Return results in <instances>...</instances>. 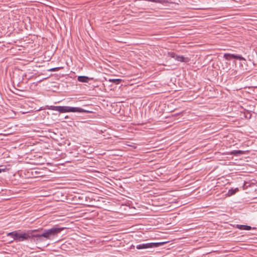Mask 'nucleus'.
<instances>
[{
    "instance_id": "obj_6",
    "label": "nucleus",
    "mask_w": 257,
    "mask_h": 257,
    "mask_svg": "<svg viewBox=\"0 0 257 257\" xmlns=\"http://www.w3.org/2000/svg\"><path fill=\"white\" fill-rule=\"evenodd\" d=\"M224 58L226 60H239L241 61H243V63L245 64L246 63V60L243 57H242L240 55L238 54H229L226 53L224 54Z\"/></svg>"
},
{
    "instance_id": "obj_7",
    "label": "nucleus",
    "mask_w": 257,
    "mask_h": 257,
    "mask_svg": "<svg viewBox=\"0 0 257 257\" xmlns=\"http://www.w3.org/2000/svg\"><path fill=\"white\" fill-rule=\"evenodd\" d=\"M170 56L174 58L175 60L178 61V62L187 63L189 62V58L188 57H185L183 56L177 55L175 53H169Z\"/></svg>"
},
{
    "instance_id": "obj_2",
    "label": "nucleus",
    "mask_w": 257,
    "mask_h": 257,
    "mask_svg": "<svg viewBox=\"0 0 257 257\" xmlns=\"http://www.w3.org/2000/svg\"><path fill=\"white\" fill-rule=\"evenodd\" d=\"M51 109L58 111L61 113L73 112H86L84 109L80 107H73L68 106H51Z\"/></svg>"
},
{
    "instance_id": "obj_9",
    "label": "nucleus",
    "mask_w": 257,
    "mask_h": 257,
    "mask_svg": "<svg viewBox=\"0 0 257 257\" xmlns=\"http://www.w3.org/2000/svg\"><path fill=\"white\" fill-rule=\"evenodd\" d=\"M243 154V151L240 150H234L231 152V154L235 156H239Z\"/></svg>"
},
{
    "instance_id": "obj_4",
    "label": "nucleus",
    "mask_w": 257,
    "mask_h": 257,
    "mask_svg": "<svg viewBox=\"0 0 257 257\" xmlns=\"http://www.w3.org/2000/svg\"><path fill=\"white\" fill-rule=\"evenodd\" d=\"M165 242H150V243H142L138 244L136 246V248L138 249H147L150 248H155L160 246L164 244Z\"/></svg>"
},
{
    "instance_id": "obj_3",
    "label": "nucleus",
    "mask_w": 257,
    "mask_h": 257,
    "mask_svg": "<svg viewBox=\"0 0 257 257\" xmlns=\"http://www.w3.org/2000/svg\"><path fill=\"white\" fill-rule=\"evenodd\" d=\"M63 229V228L53 227L50 229H44L43 232L42 233V236H43L44 237L47 239L52 240L57 236L58 234Z\"/></svg>"
},
{
    "instance_id": "obj_8",
    "label": "nucleus",
    "mask_w": 257,
    "mask_h": 257,
    "mask_svg": "<svg viewBox=\"0 0 257 257\" xmlns=\"http://www.w3.org/2000/svg\"><path fill=\"white\" fill-rule=\"evenodd\" d=\"M77 79L79 82H88L90 79L87 76H80L78 77Z\"/></svg>"
},
{
    "instance_id": "obj_14",
    "label": "nucleus",
    "mask_w": 257,
    "mask_h": 257,
    "mask_svg": "<svg viewBox=\"0 0 257 257\" xmlns=\"http://www.w3.org/2000/svg\"><path fill=\"white\" fill-rule=\"evenodd\" d=\"M251 229V227L248 225H245V230H249Z\"/></svg>"
},
{
    "instance_id": "obj_17",
    "label": "nucleus",
    "mask_w": 257,
    "mask_h": 257,
    "mask_svg": "<svg viewBox=\"0 0 257 257\" xmlns=\"http://www.w3.org/2000/svg\"><path fill=\"white\" fill-rule=\"evenodd\" d=\"M18 95H19L20 96H23L22 94H18Z\"/></svg>"
},
{
    "instance_id": "obj_16",
    "label": "nucleus",
    "mask_w": 257,
    "mask_h": 257,
    "mask_svg": "<svg viewBox=\"0 0 257 257\" xmlns=\"http://www.w3.org/2000/svg\"><path fill=\"white\" fill-rule=\"evenodd\" d=\"M233 193H234V192H233L231 193V195H233Z\"/></svg>"
},
{
    "instance_id": "obj_1",
    "label": "nucleus",
    "mask_w": 257,
    "mask_h": 257,
    "mask_svg": "<svg viewBox=\"0 0 257 257\" xmlns=\"http://www.w3.org/2000/svg\"><path fill=\"white\" fill-rule=\"evenodd\" d=\"M30 231L31 230L22 231L19 230L7 233V236L12 237L16 242H21L30 239Z\"/></svg>"
},
{
    "instance_id": "obj_15",
    "label": "nucleus",
    "mask_w": 257,
    "mask_h": 257,
    "mask_svg": "<svg viewBox=\"0 0 257 257\" xmlns=\"http://www.w3.org/2000/svg\"><path fill=\"white\" fill-rule=\"evenodd\" d=\"M2 172V169H0V173Z\"/></svg>"
},
{
    "instance_id": "obj_10",
    "label": "nucleus",
    "mask_w": 257,
    "mask_h": 257,
    "mask_svg": "<svg viewBox=\"0 0 257 257\" xmlns=\"http://www.w3.org/2000/svg\"><path fill=\"white\" fill-rule=\"evenodd\" d=\"M38 82L39 81L32 83L30 85V88L32 90H34L36 87L37 86Z\"/></svg>"
},
{
    "instance_id": "obj_11",
    "label": "nucleus",
    "mask_w": 257,
    "mask_h": 257,
    "mask_svg": "<svg viewBox=\"0 0 257 257\" xmlns=\"http://www.w3.org/2000/svg\"><path fill=\"white\" fill-rule=\"evenodd\" d=\"M61 67H54L52 68L49 69L48 71H56L59 70L60 69L62 68Z\"/></svg>"
},
{
    "instance_id": "obj_12",
    "label": "nucleus",
    "mask_w": 257,
    "mask_h": 257,
    "mask_svg": "<svg viewBox=\"0 0 257 257\" xmlns=\"http://www.w3.org/2000/svg\"><path fill=\"white\" fill-rule=\"evenodd\" d=\"M109 81L113 82L115 83V84H117L121 81V80L119 79H110Z\"/></svg>"
},
{
    "instance_id": "obj_13",
    "label": "nucleus",
    "mask_w": 257,
    "mask_h": 257,
    "mask_svg": "<svg viewBox=\"0 0 257 257\" xmlns=\"http://www.w3.org/2000/svg\"><path fill=\"white\" fill-rule=\"evenodd\" d=\"M236 228L240 230H245V225L237 224Z\"/></svg>"
},
{
    "instance_id": "obj_5",
    "label": "nucleus",
    "mask_w": 257,
    "mask_h": 257,
    "mask_svg": "<svg viewBox=\"0 0 257 257\" xmlns=\"http://www.w3.org/2000/svg\"><path fill=\"white\" fill-rule=\"evenodd\" d=\"M39 230L34 229L31 230L30 239H32L36 243H38L44 241V236L41 234H34V232L38 231Z\"/></svg>"
}]
</instances>
